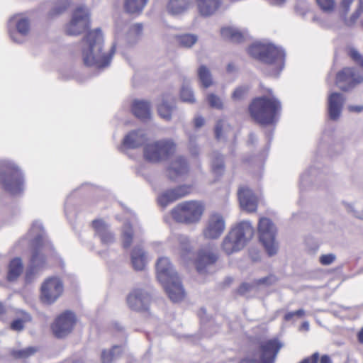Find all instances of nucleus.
I'll list each match as a JSON object with an SVG mask.
<instances>
[{
  "mask_svg": "<svg viewBox=\"0 0 363 363\" xmlns=\"http://www.w3.org/2000/svg\"><path fill=\"white\" fill-rule=\"evenodd\" d=\"M90 26V12L87 8L81 6L73 11L72 18L65 26V31L68 35H78L86 31L82 39L84 65L103 69L111 64L116 51V44L113 43L108 52H104V39L101 28L89 30Z\"/></svg>",
  "mask_w": 363,
  "mask_h": 363,
  "instance_id": "1",
  "label": "nucleus"
},
{
  "mask_svg": "<svg viewBox=\"0 0 363 363\" xmlns=\"http://www.w3.org/2000/svg\"><path fill=\"white\" fill-rule=\"evenodd\" d=\"M266 95L254 98L249 104V114L260 125H274L281 109L280 101L273 95L272 91L266 89Z\"/></svg>",
  "mask_w": 363,
  "mask_h": 363,
  "instance_id": "2",
  "label": "nucleus"
},
{
  "mask_svg": "<svg viewBox=\"0 0 363 363\" xmlns=\"http://www.w3.org/2000/svg\"><path fill=\"white\" fill-rule=\"evenodd\" d=\"M157 277L162 284L169 298L173 302L182 301L185 297V291L181 280L172 268L167 258H160L156 265Z\"/></svg>",
  "mask_w": 363,
  "mask_h": 363,
  "instance_id": "3",
  "label": "nucleus"
},
{
  "mask_svg": "<svg viewBox=\"0 0 363 363\" xmlns=\"http://www.w3.org/2000/svg\"><path fill=\"white\" fill-rule=\"evenodd\" d=\"M248 53L253 57L272 67V74L278 75L284 66V50L272 44L256 43L250 45Z\"/></svg>",
  "mask_w": 363,
  "mask_h": 363,
  "instance_id": "4",
  "label": "nucleus"
},
{
  "mask_svg": "<svg viewBox=\"0 0 363 363\" xmlns=\"http://www.w3.org/2000/svg\"><path fill=\"white\" fill-rule=\"evenodd\" d=\"M254 233V228L249 222L240 223L225 237L222 243L223 251L230 255L240 250L252 238Z\"/></svg>",
  "mask_w": 363,
  "mask_h": 363,
  "instance_id": "5",
  "label": "nucleus"
},
{
  "mask_svg": "<svg viewBox=\"0 0 363 363\" xmlns=\"http://www.w3.org/2000/svg\"><path fill=\"white\" fill-rule=\"evenodd\" d=\"M205 210L206 206L203 201L190 200L178 203L172 210L171 215L177 223L194 224L201 220Z\"/></svg>",
  "mask_w": 363,
  "mask_h": 363,
  "instance_id": "6",
  "label": "nucleus"
},
{
  "mask_svg": "<svg viewBox=\"0 0 363 363\" xmlns=\"http://www.w3.org/2000/svg\"><path fill=\"white\" fill-rule=\"evenodd\" d=\"M176 152V145L172 140H160L147 144L144 147V157L150 162H160L169 159Z\"/></svg>",
  "mask_w": 363,
  "mask_h": 363,
  "instance_id": "7",
  "label": "nucleus"
},
{
  "mask_svg": "<svg viewBox=\"0 0 363 363\" xmlns=\"http://www.w3.org/2000/svg\"><path fill=\"white\" fill-rule=\"evenodd\" d=\"M191 253L188 250H184L182 253L183 260L188 263L189 260H192L194 265L199 273L206 272V268L214 264L218 259V255L211 246H205L199 249L194 257L191 256Z\"/></svg>",
  "mask_w": 363,
  "mask_h": 363,
  "instance_id": "8",
  "label": "nucleus"
},
{
  "mask_svg": "<svg viewBox=\"0 0 363 363\" xmlns=\"http://www.w3.org/2000/svg\"><path fill=\"white\" fill-rule=\"evenodd\" d=\"M259 239L269 256L274 255L278 250L276 241V228L267 218H260L258 223Z\"/></svg>",
  "mask_w": 363,
  "mask_h": 363,
  "instance_id": "9",
  "label": "nucleus"
},
{
  "mask_svg": "<svg viewBox=\"0 0 363 363\" xmlns=\"http://www.w3.org/2000/svg\"><path fill=\"white\" fill-rule=\"evenodd\" d=\"M8 31L13 42L22 43L30 31V21L21 13L13 16L8 23Z\"/></svg>",
  "mask_w": 363,
  "mask_h": 363,
  "instance_id": "10",
  "label": "nucleus"
},
{
  "mask_svg": "<svg viewBox=\"0 0 363 363\" xmlns=\"http://www.w3.org/2000/svg\"><path fill=\"white\" fill-rule=\"evenodd\" d=\"M0 181L5 191L11 194L21 193L23 189V177L20 169L16 167H11L0 174Z\"/></svg>",
  "mask_w": 363,
  "mask_h": 363,
  "instance_id": "11",
  "label": "nucleus"
},
{
  "mask_svg": "<svg viewBox=\"0 0 363 363\" xmlns=\"http://www.w3.org/2000/svg\"><path fill=\"white\" fill-rule=\"evenodd\" d=\"M62 281L55 277L46 279L41 285L40 301L46 304L54 303L62 294Z\"/></svg>",
  "mask_w": 363,
  "mask_h": 363,
  "instance_id": "12",
  "label": "nucleus"
},
{
  "mask_svg": "<svg viewBox=\"0 0 363 363\" xmlns=\"http://www.w3.org/2000/svg\"><path fill=\"white\" fill-rule=\"evenodd\" d=\"M76 322L74 313L66 311L56 318L51 328L55 337L62 338L71 333Z\"/></svg>",
  "mask_w": 363,
  "mask_h": 363,
  "instance_id": "13",
  "label": "nucleus"
},
{
  "mask_svg": "<svg viewBox=\"0 0 363 363\" xmlns=\"http://www.w3.org/2000/svg\"><path fill=\"white\" fill-rule=\"evenodd\" d=\"M363 82V75L354 68L345 67L337 72L336 83L342 91H348Z\"/></svg>",
  "mask_w": 363,
  "mask_h": 363,
  "instance_id": "14",
  "label": "nucleus"
},
{
  "mask_svg": "<svg viewBox=\"0 0 363 363\" xmlns=\"http://www.w3.org/2000/svg\"><path fill=\"white\" fill-rule=\"evenodd\" d=\"M150 302V295L140 289H134L127 296L130 308L138 312L147 311Z\"/></svg>",
  "mask_w": 363,
  "mask_h": 363,
  "instance_id": "15",
  "label": "nucleus"
},
{
  "mask_svg": "<svg viewBox=\"0 0 363 363\" xmlns=\"http://www.w3.org/2000/svg\"><path fill=\"white\" fill-rule=\"evenodd\" d=\"M193 186L191 184L179 185L162 193L157 198V201L162 207H166L170 203L191 194Z\"/></svg>",
  "mask_w": 363,
  "mask_h": 363,
  "instance_id": "16",
  "label": "nucleus"
},
{
  "mask_svg": "<svg viewBox=\"0 0 363 363\" xmlns=\"http://www.w3.org/2000/svg\"><path fill=\"white\" fill-rule=\"evenodd\" d=\"M225 230V220L221 215L217 213L209 216L203 235L208 239L219 238Z\"/></svg>",
  "mask_w": 363,
  "mask_h": 363,
  "instance_id": "17",
  "label": "nucleus"
},
{
  "mask_svg": "<svg viewBox=\"0 0 363 363\" xmlns=\"http://www.w3.org/2000/svg\"><path fill=\"white\" fill-rule=\"evenodd\" d=\"M282 347L278 338H272L262 341L259 345L260 357L264 363H274Z\"/></svg>",
  "mask_w": 363,
  "mask_h": 363,
  "instance_id": "18",
  "label": "nucleus"
},
{
  "mask_svg": "<svg viewBox=\"0 0 363 363\" xmlns=\"http://www.w3.org/2000/svg\"><path fill=\"white\" fill-rule=\"evenodd\" d=\"M238 197L242 209L249 213H254L257 211L258 199L252 189L246 186H240L238 191Z\"/></svg>",
  "mask_w": 363,
  "mask_h": 363,
  "instance_id": "19",
  "label": "nucleus"
},
{
  "mask_svg": "<svg viewBox=\"0 0 363 363\" xmlns=\"http://www.w3.org/2000/svg\"><path fill=\"white\" fill-rule=\"evenodd\" d=\"M45 244L42 238L38 237L32 242V255L30 263L33 268L45 265L46 258L44 254Z\"/></svg>",
  "mask_w": 363,
  "mask_h": 363,
  "instance_id": "20",
  "label": "nucleus"
},
{
  "mask_svg": "<svg viewBox=\"0 0 363 363\" xmlns=\"http://www.w3.org/2000/svg\"><path fill=\"white\" fill-rule=\"evenodd\" d=\"M189 172V166L186 160L179 157L172 162L170 166L167 169V177L169 179L174 181L187 174Z\"/></svg>",
  "mask_w": 363,
  "mask_h": 363,
  "instance_id": "21",
  "label": "nucleus"
},
{
  "mask_svg": "<svg viewBox=\"0 0 363 363\" xmlns=\"http://www.w3.org/2000/svg\"><path fill=\"white\" fill-rule=\"evenodd\" d=\"M91 225L102 244L110 245L114 242L113 233L108 230V225L103 220H94Z\"/></svg>",
  "mask_w": 363,
  "mask_h": 363,
  "instance_id": "22",
  "label": "nucleus"
},
{
  "mask_svg": "<svg viewBox=\"0 0 363 363\" xmlns=\"http://www.w3.org/2000/svg\"><path fill=\"white\" fill-rule=\"evenodd\" d=\"M344 98L341 94L332 93L328 97V114L332 120H337L342 111Z\"/></svg>",
  "mask_w": 363,
  "mask_h": 363,
  "instance_id": "23",
  "label": "nucleus"
},
{
  "mask_svg": "<svg viewBox=\"0 0 363 363\" xmlns=\"http://www.w3.org/2000/svg\"><path fill=\"white\" fill-rule=\"evenodd\" d=\"M198 11L202 16L214 14L221 6L222 0H196Z\"/></svg>",
  "mask_w": 363,
  "mask_h": 363,
  "instance_id": "24",
  "label": "nucleus"
},
{
  "mask_svg": "<svg viewBox=\"0 0 363 363\" xmlns=\"http://www.w3.org/2000/svg\"><path fill=\"white\" fill-rule=\"evenodd\" d=\"M131 111L134 116L141 120L150 118V104L143 100H134L132 103Z\"/></svg>",
  "mask_w": 363,
  "mask_h": 363,
  "instance_id": "25",
  "label": "nucleus"
},
{
  "mask_svg": "<svg viewBox=\"0 0 363 363\" xmlns=\"http://www.w3.org/2000/svg\"><path fill=\"white\" fill-rule=\"evenodd\" d=\"M23 269L24 267L21 258L14 257L11 259L8 264L7 281L10 282L16 281L23 273Z\"/></svg>",
  "mask_w": 363,
  "mask_h": 363,
  "instance_id": "26",
  "label": "nucleus"
},
{
  "mask_svg": "<svg viewBox=\"0 0 363 363\" xmlns=\"http://www.w3.org/2000/svg\"><path fill=\"white\" fill-rule=\"evenodd\" d=\"M145 140V135L139 130H133L123 140V145L128 149H135L141 146Z\"/></svg>",
  "mask_w": 363,
  "mask_h": 363,
  "instance_id": "27",
  "label": "nucleus"
},
{
  "mask_svg": "<svg viewBox=\"0 0 363 363\" xmlns=\"http://www.w3.org/2000/svg\"><path fill=\"white\" fill-rule=\"evenodd\" d=\"M148 0H124V11L131 15H140L146 6Z\"/></svg>",
  "mask_w": 363,
  "mask_h": 363,
  "instance_id": "28",
  "label": "nucleus"
},
{
  "mask_svg": "<svg viewBox=\"0 0 363 363\" xmlns=\"http://www.w3.org/2000/svg\"><path fill=\"white\" fill-rule=\"evenodd\" d=\"M220 35L225 40L233 43H241L244 40L243 33L235 28L225 26L220 29Z\"/></svg>",
  "mask_w": 363,
  "mask_h": 363,
  "instance_id": "29",
  "label": "nucleus"
},
{
  "mask_svg": "<svg viewBox=\"0 0 363 363\" xmlns=\"http://www.w3.org/2000/svg\"><path fill=\"white\" fill-rule=\"evenodd\" d=\"M131 261L135 270H143L145 267V257L141 249L134 248L131 253Z\"/></svg>",
  "mask_w": 363,
  "mask_h": 363,
  "instance_id": "30",
  "label": "nucleus"
},
{
  "mask_svg": "<svg viewBox=\"0 0 363 363\" xmlns=\"http://www.w3.org/2000/svg\"><path fill=\"white\" fill-rule=\"evenodd\" d=\"M189 5V0H169L167 9L172 14H179L184 11Z\"/></svg>",
  "mask_w": 363,
  "mask_h": 363,
  "instance_id": "31",
  "label": "nucleus"
},
{
  "mask_svg": "<svg viewBox=\"0 0 363 363\" xmlns=\"http://www.w3.org/2000/svg\"><path fill=\"white\" fill-rule=\"evenodd\" d=\"M20 313V317L14 319L10 324V328L12 330H23L25 327V324L31 320V317L28 313L21 311Z\"/></svg>",
  "mask_w": 363,
  "mask_h": 363,
  "instance_id": "32",
  "label": "nucleus"
},
{
  "mask_svg": "<svg viewBox=\"0 0 363 363\" xmlns=\"http://www.w3.org/2000/svg\"><path fill=\"white\" fill-rule=\"evenodd\" d=\"M198 77L203 88L206 89L213 84V79L210 70L204 65L199 67Z\"/></svg>",
  "mask_w": 363,
  "mask_h": 363,
  "instance_id": "33",
  "label": "nucleus"
},
{
  "mask_svg": "<svg viewBox=\"0 0 363 363\" xmlns=\"http://www.w3.org/2000/svg\"><path fill=\"white\" fill-rule=\"evenodd\" d=\"M37 351V347H28L21 350H12L10 354L15 359H26L33 356Z\"/></svg>",
  "mask_w": 363,
  "mask_h": 363,
  "instance_id": "34",
  "label": "nucleus"
},
{
  "mask_svg": "<svg viewBox=\"0 0 363 363\" xmlns=\"http://www.w3.org/2000/svg\"><path fill=\"white\" fill-rule=\"evenodd\" d=\"M174 106L169 104L167 99H163L162 102L158 105L157 111L161 118L166 121L171 119Z\"/></svg>",
  "mask_w": 363,
  "mask_h": 363,
  "instance_id": "35",
  "label": "nucleus"
},
{
  "mask_svg": "<svg viewBox=\"0 0 363 363\" xmlns=\"http://www.w3.org/2000/svg\"><path fill=\"white\" fill-rule=\"evenodd\" d=\"M178 45L184 48H191L197 41V36L193 34H183L176 36Z\"/></svg>",
  "mask_w": 363,
  "mask_h": 363,
  "instance_id": "36",
  "label": "nucleus"
},
{
  "mask_svg": "<svg viewBox=\"0 0 363 363\" xmlns=\"http://www.w3.org/2000/svg\"><path fill=\"white\" fill-rule=\"evenodd\" d=\"M120 350L118 354H121L123 352V350L120 346L114 345L110 350H103L101 355V359L103 363H111L114 357V351L116 350Z\"/></svg>",
  "mask_w": 363,
  "mask_h": 363,
  "instance_id": "37",
  "label": "nucleus"
},
{
  "mask_svg": "<svg viewBox=\"0 0 363 363\" xmlns=\"http://www.w3.org/2000/svg\"><path fill=\"white\" fill-rule=\"evenodd\" d=\"M224 162L223 157L218 154L215 155L212 162V169L216 174H221L224 171Z\"/></svg>",
  "mask_w": 363,
  "mask_h": 363,
  "instance_id": "38",
  "label": "nucleus"
},
{
  "mask_svg": "<svg viewBox=\"0 0 363 363\" xmlns=\"http://www.w3.org/2000/svg\"><path fill=\"white\" fill-rule=\"evenodd\" d=\"M206 99H207V101H208L209 106L211 108L221 110L224 107V105H223V103L221 99L218 96H217L214 94H208Z\"/></svg>",
  "mask_w": 363,
  "mask_h": 363,
  "instance_id": "39",
  "label": "nucleus"
},
{
  "mask_svg": "<svg viewBox=\"0 0 363 363\" xmlns=\"http://www.w3.org/2000/svg\"><path fill=\"white\" fill-rule=\"evenodd\" d=\"M320 9L327 13L333 12L336 6L335 0H316Z\"/></svg>",
  "mask_w": 363,
  "mask_h": 363,
  "instance_id": "40",
  "label": "nucleus"
},
{
  "mask_svg": "<svg viewBox=\"0 0 363 363\" xmlns=\"http://www.w3.org/2000/svg\"><path fill=\"white\" fill-rule=\"evenodd\" d=\"M123 247L128 248L130 246L133 239V230L131 226H128L122 235Z\"/></svg>",
  "mask_w": 363,
  "mask_h": 363,
  "instance_id": "41",
  "label": "nucleus"
},
{
  "mask_svg": "<svg viewBox=\"0 0 363 363\" xmlns=\"http://www.w3.org/2000/svg\"><path fill=\"white\" fill-rule=\"evenodd\" d=\"M180 98L184 102L194 103L195 101L192 91L186 87L182 89Z\"/></svg>",
  "mask_w": 363,
  "mask_h": 363,
  "instance_id": "42",
  "label": "nucleus"
},
{
  "mask_svg": "<svg viewBox=\"0 0 363 363\" xmlns=\"http://www.w3.org/2000/svg\"><path fill=\"white\" fill-rule=\"evenodd\" d=\"M354 0H341L339 12L342 17H345Z\"/></svg>",
  "mask_w": 363,
  "mask_h": 363,
  "instance_id": "43",
  "label": "nucleus"
},
{
  "mask_svg": "<svg viewBox=\"0 0 363 363\" xmlns=\"http://www.w3.org/2000/svg\"><path fill=\"white\" fill-rule=\"evenodd\" d=\"M254 288H255L254 286V281H252V284L243 282L236 289V293L239 295L243 296Z\"/></svg>",
  "mask_w": 363,
  "mask_h": 363,
  "instance_id": "44",
  "label": "nucleus"
},
{
  "mask_svg": "<svg viewBox=\"0 0 363 363\" xmlns=\"http://www.w3.org/2000/svg\"><path fill=\"white\" fill-rule=\"evenodd\" d=\"M239 363H264L261 357H257V353L253 352L242 358Z\"/></svg>",
  "mask_w": 363,
  "mask_h": 363,
  "instance_id": "45",
  "label": "nucleus"
},
{
  "mask_svg": "<svg viewBox=\"0 0 363 363\" xmlns=\"http://www.w3.org/2000/svg\"><path fill=\"white\" fill-rule=\"evenodd\" d=\"M335 255L333 254L322 255L319 257L320 263L323 266L331 264L335 260Z\"/></svg>",
  "mask_w": 363,
  "mask_h": 363,
  "instance_id": "46",
  "label": "nucleus"
},
{
  "mask_svg": "<svg viewBox=\"0 0 363 363\" xmlns=\"http://www.w3.org/2000/svg\"><path fill=\"white\" fill-rule=\"evenodd\" d=\"M349 55L355 63L363 68V57L356 50H350Z\"/></svg>",
  "mask_w": 363,
  "mask_h": 363,
  "instance_id": "47",
  "label": "nucleus"
},
{
  "mask_svg": "<svg viewBox=\"0 0 363 363\" xmlns=\"http://www.w3.org/2000/svg\"><path fill=\"white\" fill-rule=\"evenodd\" d=\"M247 91V88L240 86L235 89L232 94V98L234 100H240L243 98Z\"/></svg>",
  "mask_w": 363,
  "mask_h": 363,
  "instance_id": "48",
  "label": "nucleus"
},
{
  "mask_svg": "<svg viewBox=\"0 0 363 363\" xmlns=\"http://www.w3.org/2000/svg\"><path fill=\"white\" fill-rule=\"evenodd\" d=\"M319 360V353L314 352L311 355L303 359L299 363H318Z\"/></svg>",
  "mask_w": 363,
  "mask_h": 363,
  "instance_id": "49",
  "label": "nucleus"
},
{
  "mask_svg": "<svg viewBox=\"0 0 363 363\" xmlns=\"http://www.w3.org/2000/svg\"><path fill=\"white\" fill-rule=\"evenodd\" d=\"M271 277H265L261 279H255L254 281V286L256 287H258L261 285H269L271 284L270 281Z\"/></svg>",
  "mask_w": 363,
  "mask_h": 363,
  "instance_id": "50",
  "label": "nucleus"
},
{
  "mask_svg": "<svg viewBox=\"0 0 363 363\" xmlns=\"http://www.w3.org/2000/svg\"><path fill=\"white\" fill-rule=\"evenodd\" d=\"M223 121L219 120L215 127V135L217 139H220L223 133Z\"/></svg>",
  "mask_w": 363,
  "mask_h": 363,
  "instance_id": "51",
  "label": "nucleus"
},
{
  "mask_svg": "<svg viewBox=\"0 0 363 363\" xmlns=\"http://www.w3.org/2000/svg\"><path fill=\"white\" fill-rule=\"evenodd\" d=\"M360 13L361 12L359 10H357L356 11H354L350 16V19L346 21V24L347 26L353 25L356 22V21L359 18Z\"/></svg>",
  "mask_w": 363,
  "mask_h": 363,
  "instance_id": "52",
  "label": "nucleus"
},
{
  "mask_svg": "<svg viewBox=\"0 0 363 363\" xmlns=\"http://www.w3.org/2000/svg\"><path fill=\"white\" fill-rule=\"evenodd\" d=\"M143 26L142 23H135L133 26L132 30L136 34H140L143 30Z\"/></svg>",
  "mask_w": 363,
  "mask_h": 363,
  "instance_id": "53",
  "label": "nucleus"
},
{
  "mask_svg": "<svg viewBox=\"0 0 363 363\" xmlns=\"http://www.w3.org/2000/svg\"><path fill=\"white\" fill-rule=\"evenodd\" d=\"M320 363H333L331 357L328 354H323L319 357Z\"/></svg>",
  "mask_w": 363,
  "mask_h": 363,
  "instance_id": "54",
  "label": "nucleus"
},
{
  "mask_svg": "<svg viewBox=\"0 0 363 363\" xmlns=\"http://www.w3.org/2000/svg\"><path fill=\"white\" fill-rule=\"evenodd\" d=\"M203 124H204V119L202 117L199 116L194 119V125H195L196 128H200Z\"/></svg>",
  "mask_w": 363,
  "mask_h": 363,
  "instance_id": "55",
  "label": "nucleus"
},
{
  "mask_svg": "<svg viewBox=\"0 0 363 363\" xmlns=\"http://www.w3.org/2000/svg\"><path fill=\"white\" fill-rule=\"evenodd\" d=\"M349 110L352 112H360L363 110V107L351 106L349 107Z\"/></svg>",
  "mask_w": 363,
  "mask_h": 363,
  "instance_id": "56",
  "label": "nucleus"
},
{
  "mask_svg": "<svg viewBox=\"0 0 363 363\" xmlns=\"http://www.w3.org/2000/svg\"><path fill=\"white\" fill-rule=\"evenodd\" d=\"M357 340L359 343L363 344V327L357 333Z\"/></svg>",
  "mask_w": 363,
  "mask_h": 363,
  "instance_id": "57",
  "label": "nucleus"
},
{
  "mask_svg": "<svg viewBox=\"0 0 363 363\" xmlns=\"http://www.w3.org/2000/svg\"><path fill=\"white\" fill-rule=\"evenodd\" d=\"M294 315V312H289V313H287L285 314L284 315V320H286V321H289L290 320Z\"/></svg>",
  "mask_w": 363,
  "mask_h": 363,
  "instance_id": "58",
  "label": "nucleus"
},
{
  "mask_svg": "<svg viewBox=\"0 0 363 363\" xmlns=\"http://www.w3.org/2000/svg\"><path fill=\"white\" fill-rule=\"evenodd\" d=\"M294 315H296V316H298V317H302L305 314V312H304V311L303 309L297 310L296 311H294Z\"/></svg>",
  "mask_w": 363,
  "mask_h": 363,
  "instance_id": "59",
  "label": "nucleus"
},
{
  "mask_svg": "<svg viewBox=\"0 0 363 363\" xmlns=\"http://www.w3.org/2000/svg\"><path fill=\"white\" fill-rule=\"evenodd\" d=\"M64 10H65V7H64V8H63V9H55L53 11H52V12L50 13V15L51 16H52L54 14H59V13H61L62 11H64Z\"/></svg>",
  "mask_w": 363,
  "mask_h": 363,
  "instance_id": "60",
  "label": "nucleus"
},
{
  "mask_svg": "<svg viewBox=\"0 0 363 363\" xmlns=\"http://www.w3.org/2000/svg\"><path fill=\"white\" fill-rule=\"evenodd\" d=\"M235 69V66L233 63H230L227 67V70L229 72H233Z\"/></svg>",
  "mask_w": 363,
  "mask_h": 363,
  "instance_id": "61",
  "label": "nucleus"
},
{
  "mask_svg": "<svg viewBox=\"0 0 363 363\" xmlns=\"http://www.w3.org/2000/svg\"><path fill=\"white\" fill-rule=\"evenodd\" d=\"M6 312V308L0 302V315L4 314Z\"/></svg>",
  "mask_w": 363,
  "mask_h": 363,
  "instance_id": "62",
  "label": "nucleus"
},
{
  "mask_svg": "<svg viewBox=\"0 0 363 363\" xmlns=\"http://www.w3.org/2000/svg\"><path fill=\"white\" fill-rule=\"evenodd\" d=\"M276 4L280 5L285 2L286 0H274Z\"/></svg>",
  "mask_w": 363,
  "mask_h": 363,
  "instance_id": "63",
  "label": "nucleus"
},
{
  "mask_svg": "<svg viewBox=\"0 0 363 363\" xmlns=\"http://www.w3.org/2000/svg\"><path fill=\"white\" fill-rule=\"evenodd\" d=\"M362 6H363V1L362 2Z\"/></svg>",
  "mask_w": 363,
  "mask_h": 363,
  "instance_id": "64",
  "label": "nucleus"
}]
</instances>
